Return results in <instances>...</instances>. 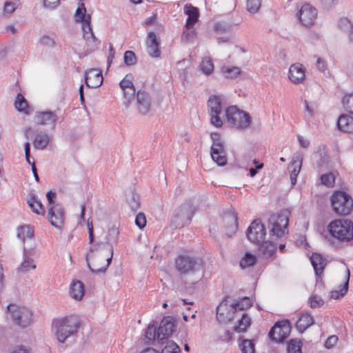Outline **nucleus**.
Here are the masks:
<instances>
[{"mask_svg": "<svg viewBox=\"0 0 353 353\" xmlns=\"http://www.w3.org/2000/svg\"><path fill=\"white\" fill-rule=\"evenodd\" d=\"M332 211L339 216H347L353 211V199L347 192L335 191L330 196Z\"/></svg>", "mask_w": 353, "mask_h": 353, "instance_id": "39448f33", "label": "nucleus"}, {"mask_svg": "<svg viewBox=\"0 0 353 353\" xmlns=\"http://www.w3.org/2000/svg\"><path fill=\"white\" fill-rule=\"evenodd\" d=\"M157 331L154 325H150L147 327L145 333V339L148 343L157 341Z\"/></svg>", "mask_w": 353, "mask_h": 353, "instance_id": "49530a36", "label": "nucleus"}, {"mask_svg": "<svg viewBox=\"0 0 353 353\" xmlns=\"http://www.w3.org/2000/svg\"><path fill=\"white\" fill-rule=\"evenodd\" d=\"M311 263L317 276H320L326 265L325 260L321 254L314 253L310 257Z\"/></svg>", "mask_w": 353, "mask_h": 353, "instance_id": "2f4dec72", "label": "nucleus"}, {"mask_svg": "<svg viewBox=\"0 0 353 353\" xmlns=\"http://www.w3.org/2000/svg\"><path fill=\"white\" fill-rule=\"evenodd\" d=\"M208 113L210 116V123L216 127H221V97L218 95H212L207 103Z\"/></svg>", "mask_w": 353, "mask_h": 353, "instance_id": "2eb2a0df", "label": "nucleus"}, {"mask_svg": "<svg viewBox=\"0 0 353 353\" xmlns=\"http://www.w3.org/2000/svg\"><path fill=\"white\" fill-rule=\"evenodd\" d=\"M80 325L79 318L77 316L71 315L53 320L52 329L57 341L64 343L70 338L77 336Z\"/></svg>", "mask_w": 353, "mask_h": 353, "instance_id": "f03ea898", "label": "nucleus"}, {"mask_svg": "<svg viewBox=\"0 0 353 353\" xmlns=\"http://www.w3.org/2000/svg\"><path fill=\"white\" fill-rule=\"evenodd\" d=\"M225 117L229 125L237 130H246L252 121L248 112L235 105L230 106L225 110Z\"/></svg>", "mask_w": 353, "mask_h": 353, "instance_id": "20e7f679", "label": "nucleus"}, {"mask_svg": "<svg viewBox=\"0 0 353 353\" xmlns=\"http://www.w3.org/2000/svg\"><path fill=\"white\" fill-rule=\"evenodd\" d=\"M36 265L32 258L25 255L23 262L21 263L19 270L21 272H27L30 270H34Z\"/></svg>", "mask_w": 353, "mask_h": 353, "instance_id": "a19ab883", "label": "nucleus"}, {"mask_svg": "<svg viewBox=\"0 0 353 353\" xmlns=\"http://www.w3.org/2000/svg\"><path fill=\"white\" fill-rule=\"evenodd\" d=\"M223 305L228 311L225 314L222 312V316H225L228 321H231L234 319L236 312L248 309L252 305V301L248 296L242 297L238 300L226 296L222 300Z\"/></svg>", "mask_w": 353, "mask_h": 353, "instance_id": "6e6552de", "label": "nucleus"}, {"mask_svg": "<svg viewBox=\"0 0 353 353\" xmlns=\"http://www.w3.org/2000/svg\"><path fill=\"white\" fill-rule=\"evenodd\" d=\"M58 120L57 114L51 111L37 112L35 115V121L41 125H54Z\"/></svg>", "mask_w": 353, "mask_h": 353, "instance_id": "a878e982", "label": "nucleus"}, {"mask_svg": "<svg viewBox=\"0 0 353 353\" xmlns=\"http://www.w3.org/2000/svg\"><path fill=\"white\" fill-rule=\"evenodd\" d=\"M194 36L195 31L194 30L185 28L182 34L181 39L185 41H190L194 39Z\"/></svg>", "mask_w": 353, "mask_h": 353, "instance_id": "052dcab7", "label": "nucleus"}, {"mask_svg": "<svg viewBox=\"0 0 353 353\" xmlns=\"http://www.w3.org/2000/svg\"><path fill=\"white\" fill-rule=\"evenodd\" d=\"M184 13L188 15L185 22V28L192 29L194 25L198 21L199 17V9L191 4H185L184 8Z\"/></svg>", "mask_w": 353, "mask_h": 353, "instance_id": "393cba45", "label": "nucleus"}, {"mask_svg": "<svg viewBox=\"0 0 353 353\" xmlns=\"http://www.w3.org/2000/svg\"><path fill=\"white\" fill-rule=\"evenodd\" d=\"M27 203L34 213L41 216L45 215V208L35 194L32 193L28 195L27 198Z\"/></svg>", "mask_w": 353, "mask_h": 353, "instance_id": "bb28decb", "label": "nucleus"}, {"mask_svg": "<svg viewBox=\"0 0 353 353\" xmlns=\"http://www.w3.org/2000/svg\"><path fill=\"white\" fill-rule=\"evenodd\" d=\"M301 346L300 341L292 339L288 344L287 352L288 353H302Z\"/></svg>", "mask_w": 353, "mask_h": 353, "instance_id": "8fccbe9b", "label": "nucleus"}, {"mask_svg": "<svg viewBox=\"0 0 353 353\" xmlns=\"http://www.w3.org/2000/svg\"><path fill=\"white\" fill-rule=\"evenodd\" d=\"M166 345L162 349L161 353H180V347L173 341H166Z\"/></svg>", "mask_w": 353, "mask_h": 353, "instance_id": "de8ad7c7", "label": "nucleus"}, {"mask_svg": "<svg viewBox=\"0 0 353 353\" xmlns=\"http://www.w3.org/2000/svg\"><path fill=\"white\" fill-rule=\"evenodd\" d=\"M195 208L190 203L181 204L173 214L170 226L172 228H181L188 225L194 214Z\"/></svg>", "mask_w": 353, "mask_h": 353, "instance_id": "0eeeda50", "label": "nucleus"}, {"mask_svg": "<svg viewBox=\"0 0 353 353\" xmlns=\"http://www.w3.org/2000/svg\"><path fill=\"white\" fill-rule=\"evenodd\" d=\"M291 327L288 321L277 322L270 330L269 336L276 342L283 341L290 334Z\"/></svg>", "mask_w": 353, "mask_h": 353, "instance_id": "f3484780", "label": "nucleus"}, {"mask_svg": "<svg viewBox=\"0 0 353 353\" xmlns=\"http://www.w3.org/2000/svg\"><path fill=\"white\" fill-rule=\"evenodd\" d=\"M251 325V318L247 314H243L240 320L238 321L236 325L234 327V330L236 332H245Z\"/></svg>", "mask_w": 353, "mask_h": 353, "instance_id": "c9c22d12", "label": "nucleus"}, {"mask_svg": "<svg viewBox=\"0 0 353 353\" xmlns=\"http://www.w3.org/2000/svg\"><path fill=\"white\" fill-rule=\"evenodd\" d=\"M261 6V0H246V9L251 14L257 13Z\"/></svg>", "mask_w": 353, "mask_h": 353, "instance_id": "c03bdc74", "label": "nucleus"}, {"mask_svg": "<svg viewBox=\"0 0 353 353\" xmlns=\"http://www.w3.org/2000/svg\"><path fill=\"white\" fill-rule=\"evenodd\" d=\"M18 7V3L15 2L7 1L4 5V11L6 13H12Z\"/></svg>", "mask_w": 353, "mask_h": 353, "instance_id": "e2e57ef3", "label": "nucleus"}, {"mask_svg": "<svg viewBox=\"0 0 353 353\" xmlns=\"http://www.w3.org/2000/svg\"><path fill=\"white\" fill-rule=\"evenodd\" d=\"M241 69L237 66H222V74L226 79H234L241 74Z\"/></svg>", "mask_w": 353, "mask_h": 353, "instance_id": "4c0bfd02", "label": "nucleus"}, {"mask_svg": "<svg viewBox=\"0 0 353 353\" xmlns=\"http://www.w3.org/2000/svg\"><path fill=\"white\" fill-rule=\"evenodd\" d=\"M128 203L131 207V209L133 211L137 210L140 207V199L139 196L134 194L132 193L128 199Z\"/></svg>", "mask_w": 353, "mask_h": 353, "instance_id": "603ef678", "label": "nucleus"}, {"mask_svg": "<svg viewBox=\"0 0 353 353\" xmlns=\"http://www.w3.org/2000/svg\"><path fill=\"white\" fill-rule=\"evenodd\" d=\"M256 262V256L250 253H246L240 261L242 268L253 266Z\"/></svg>", "mask_w": 353, "mask_h": 353, "instance_id": "a18cd8bd", "label": "nucleus"}, {"mask_svg": "<svg viewBox=\"0 0 353 353\" xmlns=\"http://www.w3.org/2000/svg\"><path fill=\"white\" fill-rule=\"evenodd\" d=\"M265 234V228L259 219L252 222L246 232L248 239L256 244L263 242Z\"/></svg>", "mask_w": 353, "mask_h": 353, "instance_id": "dca6fc26", "label": "nucleus"}, {"mask_svg": "<svg viewBox=\"0 0 353 353\" xmlns=\"http://www.w3.org/2000/svg\"><path fill=\"white\" fill-rule=\"evenodd\" d=\"M337 126L343 132H353V118L347 114L341 115L338 119Z\"/></svg>", "mask_w": 353, "mask_h": 353, "instance_id": "c756f323", "label": "nucleus"}, {"mask_svg": "<svg viewBox=\"0 0 353 353\" xmlns=\"http://www.w3.org/2000/svg\"><path fill=\"white\" fill-rule=\"evenodd\" d=\"M201 70L205 74H210L214 70V65L210 58L205 57L200 64Z\"/></svg>", "mask_w": 353, "mask_h": 353, "instance_id": "09e8293b", "label": "nucleus"}, {"mask_svg": "<svg viewBox=\"0 0 353 353\" xmlns=\"http://www.w3.org/2000/svg\"><path fill=\"white\" fill-rule=\"evenodd\" d=\"M87 227H88V233H89V243L90 244H92L93 241H94V230H93V225H92V221L88 220Z\"/></svg>", "mask_w": 353, "mask_h": 353, "instance_id": "338daca9", "label": "nucleus"}, {"mask_svg": "<svg viewBox=\"0 0 353 353\" xmlns=\"http://www.w3.org/2000/svg\"><path fill=\"white\" fill-rule=\"evenodd\" d=\"M17 235L23 242L26 239H30L34 236L33 229L28 225L19 226L17 228Z\"/></svg>", "mask_w": 353, "mask_h": 353, "instance_id": "e433bc0d", "label": "nucleus"}, {"mask_svg": "<svg viewBox=\"0 0 353 353\" xmlns=\"http://www.w3.org/2000/svg\"><path fill=\"white\" fill-rule=\"evenodd\" d=\"M303 159L300 156H297L294 157L292 161L291 162L289 168L290 170V181L292 185H295L296 183V178L299 175L301 165H302Z\"/></svg>", "mask_w": 353, "mask_h": 353, "instance_id": "c85d7f7f", "label": "nucleus"}, {"mask_svg": "<svg viewBox=\"0 0 353 353\" xmlns=\"http://www.w3.org/2000/svg\"><path fill=\"white\" fill-rule=\"evenodd\" d=\"M14 106L18 111L27 113L26 110L28 108V101L21 94H17L14 101Z\"/></svg>", "mask_w": 353, "mask_h": 353, "instance_id": "79ce46f5", "label": "nucleus"}, {"mask_svg": "<svg viewBox=\"0 0 353 353\" xmlns=\"http://www.w3.org/2000/svg\"><path fill=\"white\" fill-rule=\"evenodd\" d=\"M146 48L148 54L151 57H161L160 39L154 32H149L148 33Z\"/></svg>", "mask_w": 353, "mask_h": 353, "instance_id": "aec40b11", "label": "nucleus"}, {"mask_svg": "<svg viewBox=\"0 0 353 353\" xmlns=\"http://www.w3.org/2000/svg\"><path fill=\"white\" fill-rule=\"evenodd\" d=\"M334 181V176L332 173L324 174L321 176V181L322 184L327 187L333 186Z\"/></svg>", "mask_w": 353, "mask_h": 353, "instance_id": "5fc2aeb1", "label": "nucleus"}, {"mask_svg": "<svg viewBox=\"0 0 353 353\" xmlns=\"http://www.w3.org/2000/svg\"><path fill=\"white\" fill-rule=\"evenodd\" d=\"M7 310L10 312L13 322L19 326L26 327L31 323L32 313L28 308L10 304Z\"/></svg>", "mask_w": 353, "mask_h": 353, "instance_id": "9d476101", "label": "nucleus"}, {"mask_svg": "<svg viewBox=\"0 0 353 353\" xmlns=\"http://www.w3.org/2000/svg\"><path fill=\"white\" fill-rule=\"evenodd\" d=\"M133 77L132 74H127L120 82L119 85L122 90H130V95L135 94L136 90L132 83Z\"/></svg>", "mask_w": 353, "mask_h": 353, "instance_id": "ea45409f", "label": "nucleus"}, {"mask_svg": "<svg viewBox=\"0 0 353 353\" xmlns=\"http://www.w3.org/2000/svg\"><path fill=\"white\" fill-rule=\"evenodd\" d=\"M103 81L101 70L96 68H90L85 72V82L90 88L100 87Z\"/></svg>", "mask_w": 353, "mask_h": 353, "instance_id": "412c9836", "label": "nucleus"}, {"mask_svg": "<svg viewBox=\"0 0 353 353\" xmlns=\"http://www.w3.org/2000/svg\"><path fill=\"white\" fill-rule=\"evenodd\" d=\"M297 139L301 147L303 148H308L310 147V141L308 139H306L301 135H298Z\"/></svg>", "mask_w": 353, "mask_h": 353, "instance_id": "774afa93", "label": "nucleus"}, {"mask_svg": "<svg viewBox=\"0 0 353 353\" xmlns=\"http://www.w3.org/2000/svg\"><path fill=\"white\" fill-rule=\"evenodd\" d=\"M210 137L212 141L210 148L211 158L219 166H221V135L219 133L212 132Z\"/></svg>", "mask_w": 353, "mask_h": 353, "instance_id": "b1692460", "label": "nucleus"}, {"mask_svg": "<svg viewBox=\"0 0 353 353\" xmlns=\"http://www.w3.org/2000/svg\"><path fill=\"white\" fill-rule=\"evenodd\" d=\"M124 63L126 65H134L137 62V57L135 53L131 50H127L123 55Z\"/></svg>", "mask_w": 353, "mask_h": 353, "instance_id": "3c124183", "label": "nucleus"}, {"mask_svg": "<svg viewBox=\"0 0 353 353\" xmlns=\"http://www.w3.org/2000/svg\"><path fill=\"white\" fill-rule=\"evenodd\" d=\"M9 353H30V352L24 345H19L12 347Z\"/></svg>", "mask_w": 353, "mask_h": 353, "instance_id": "69168bd1", "label": "nucleus"}, {"mask_svg": "<svg viewBox=\"0 0 353 353\" xmlns=\"http://www.w3.org/2000/svg\"><path fill=\"white\" fill-rule=\"evenodd\" d=\"M349 280H350V271L347 270V274L346 276V281L343 284V286L339 290H333L330 292V297L334 299H339L341 297H343L348 290L349 286Z\"/></svg>", "mask_w": 353, "mask_h": 353, "instance_id": "58836bf2", "label": "nucleus"}, {"mask_svg": "<svg viewBox=\"0 0 353 353\" xmlns=\"http://www.w3.org/2000/svg\"><path fill=\"white\" fill-rule=\"evenodd\" d=\"M113 252V248L110 244H93L86 254L88 268L94 273L105 272L112 261Z\"/></svg>", "mask_w": 353, "mask_h": 353, "instance_id": "f257e3e1", "label": "nucleus"}, {"mask_svg": "<svg viewBox=\"0 0 353 353\" xmlns=\"http://www.w3.org/2000/svg\"><path fill=\"white\" fill-rule=\"evenodd\" d=\"M48 219L52 226L59 230L62 228L65 220V210L61 204L48 208Z\"/></svg>", "mask_w": 353, "mask_h": 353, "instance_id": "a211bd4d", "label": "nucleus"}, {"mask_svg": "<svg viewBox=\"0 0 353 353\" xmlns=\"http://www.w3.org/2000/svg\"><path fill=\"white\" fill-rule=\"evenodd\" d=\"M337 341L338 337L336 335H332L327 339L325 343V346L327 348L330 349L336 344Z\"/></svg>", "mask_w": 353, "mask_h": 353, "instance_id": "0e129e2a", "label": "nucleus"}, {"mask_svg": "<svg viewBox=\"0 0 353 353\" xmlns=\"http://www.w3.org/2000/svg\"><path fill=\"white\" fill-rule=\"evenodd\" d=\"M343 103L345 110L353 114V93L345 95Z\"/></svg>", "mask_w": 353, "mask_h": 353, "instance_id": "864d4df0", "label": "nucleus"}, {"mask_svg": "<svg viewBox=\"0 0 353 353\" xmlns=\"http://www.w3.org/2000/svg\"><path fill=\"white\" fill-rule=\"evenodd\" d=\"M276 249V244L272 241H263L259 246V251L265 258L272 256Z\"/></svg>", "mask_w": 353, "mask_h": 353, "instance_id": "f704fd0d", "label": "nucleus"}, {"mask_svg": "<svg viewBox=\"0 0 353 353\" xmlns=\"http://www.w3.org/2000/svg\"><path fill=\"white\" fill-rule=\"evenodd\" d=\"M77 23H81L83 37L90 49H94L100 43L94 36L91 26V16L86 14V8L83 3H80L74 14Z\"/></svg>", "mask_w": 353, "mask_h": 353, "instance_id": "7ed1b4c3", "label": "nucleus"}, {"mask_svg": "<svg viewBox=\"0 0 353 353\" xmlns=\"http://www.w3.org/2000/svg\"><path fill=\"white\" fill-rule=\"evenodd\" d=\"M199 263L194 257L181 254L175 259L174 267L180 274H187L196 271Z\"/></svg>", "mask_w": 353, "mask_h": 353, "instance_id": "4468645a", "label": "nucleus"}, {"mask_svg": "<svg viewBox=\"0 0 353 353\" xmlns=\"http://www.w3.org/2000/svg\"><path fill=\"white\" fill-rule=\"evenodd\" d=\"M43 7L47 9L53 10L59 4V0H43Z\"/></svg>", "mask_w": 353, "mask_h": 353, "instance_id": "680f3d73", "label": "nucleus"}, {"mask_svg": "<svg viewBox=\"0 0 353 353\" xmlns=\"http://www.w3.org/2000/svg\"><path fill=\"white\" fill-rule=\"evenodd\" d=\"M56 193L52 190H50L46 194L48 199V208L55 206V205H61L60 203L55 201Z\"/></svg>", "mask_w": 353, "mask_h": 353, "instance_id": "bf43d9fd", "label": "nucleus"}, {"mask_svg": "<svg viewBox=\"0 0 353 353\" xmlns=\"http://www.w3.org/2000/svg\"><path fill=\"white\" fill-rule=\"evenodd\" d=\"M327 230L332 236L340 241L353 239V223L350 220H334L329 223Z\"/></svg>", "mask_w": 353, "mask_h": 353, "instance_id": "423d86ee", "label": "nucleus"}, {"mask_svg": "<svg viewBox=\"0 0 353 353\" xmlns=\"http://www.w3.org/2000/svg\"><path fill=\"white\" fill-rule=\"evenodd\" d=\"M239 21L234 22L232 24L225 23L222 26V43L232 42L234 37L235 27L239 23Z\"/></svg>", "mask_w": 353, "mask_h": 353, "instance_id": "473e14b6", "label": "nucleus"}, {"mask_svg": "<svg viewBox=\"0 0 353 353\" xmlns=\"http://www.w3.org/2000/svg\"><path fill=\"white\" fill-rule=\"evenodd\" d=\"M39 41L42 46L47 48H52L56 46L54 39L48 35H43L42 37H41Z\"/></svg>", "mask_w": 353, "mask_h": 353, "instance_id": "6e6d98bb", "label": "nucleus"}, {"mask_svg": "<svg viewBox=\"0 0 353 353\" xmlns=\"http://www.w3.org/2000/svg\"><path fill=\"white\" fill-rule=\"evenodd\" d=\"M288 77L294 83H301L305 77V69L299 63H294L289 68Z\"/></svg>", "mask_w": 353, "mask_h": 353, "instance_id": "5701e85b", "label": "nucleus"}, {"mask_svg": "<svg viewBox=\"0 0 353 353\" xmlns=\"http://www.w3.org/2000/svg\"><path fill=\"white\" fill-rule=\"evenodd\" d=\"M152 99L150 94L145 91L139 90L137 94V109L141 114L149 112L151 107Z\"/></svg>", "mask_w": 353, "mask_h": 353, "instance_id": "4be33fe9", "label": "nucleus"}, {"mask_svg": "<svg viewBox=\"0 0 353 353\" xmlns=\"http://www.w3.org/2000/svg\"><path fill=\"white\" fill-rule=\"evenodd\" d=\"M314 323V320L312 315L308 312H303L300 314V317L296 323V327L299 332L303 333Z\"/></svg>", "mask_w": 353, "mask_h": 353, "instance_id": "cd10ccee", "label": "nucleus"}, {"mask_svg": "<svg viewBox=\"0 0 353 353\" xmlns=\"http://www.w3.org/2000/svg\"><path fill=\"white\" fill-rule=\"evenodd\" d=\"M318 15V11L310 3H304L297 12V17L301 24L306 28L314 25Z\"/></svg>", "mask_w": 353, "mask_h": 353, "instance_id": "ddd939ff", "label": "nucleus"}, {"mask_svg": "<svg viewBox=\"0 0 353 353\" xmlns=\"http://www.w3.org/2000/svg\"><path fill=\"white\" fill-rule=\"evenodd\" d=\"M327 163L328 155L327 153V148L324 145H320L318 147L317 150L313 154V166L316 170L320 172L327 167Z\"/></svg>", "mask_w": 353, "mask_h": 353, "instance_id": "6ab92c4d", "label": "nucleus"}, {"mask_svg": "<svg viewBox=\"0 0 353 353\" xmlns=\"http://www.w3.org/2000/svg\"><path fill=\"white\" fill-rule=\"evenodd\" d=\"M176 324L174 319L172 316L164 317L157 330V341L159 344H164L168 339L175 332Z\"/></svg>", "mask_w": 353, "mask_h": 353, "instance_id": "9b49d317", "label": "nucleus"}, {"mask_svg": "<svg viewBox=\"0 0 353 353\" xmlns=\"http://www.w3.org/2000/svg\"><path fill=\"white\" fill-rule=\"evenodd\" d=\"M323 304V301L321 296L317 295H313L310 299V305L311 307L316 308L319 307Z\"/></svg>", "mask_w": 353, "mask_h": 353, "instance_id": "13d9d810", "label": "nucleus"}, {"mask_svg": "<svg viewBox=\"0 0 353 353\" xmlns=\"http://www.w3.org/2000/svg\"><path fill=\"white\" fill-rule=\"evenodd\" d=\"M146 218L143 212H139L135 218V224L140 229H143L146 225Z\"/></svg>", "mask_w": 353, "mask_h": 353, "instance_id": "4d7b16f0", "label": "nucleus"}, {"mask_svg": "<svg viewBox=\"0 0 353 353\" xmlns=\"http://www.w3.org/2000/svg\"><path fill=\"white\" fill-rule=\"evenodd\" d=\"M222 227L228 238H231L236 234L238 229L237 213L233 208L224 210L222 214Z\"/></svg>", "mask_w": 353, "mask_h": 353, "instance_id": "f8f14e48", "label": "nucleus"}, {"mask_svg": "<svg viewBox=\"0 0 353 353\" xmlns=\"http://www.w3.org/2000/svg\"><path fill=\"white\" fill-rule=\"evenodd\" d=\"M84 285L80 281H73L70 286V296L77 300L80 301L84 295Z\"/></svg>", "mask_w": 353, "mask_h": 353, "instance_id": "7c9ffc66", "label": "nucleus"}, {"mask_svg": "<svg viewBox=\"0 0 353 353\" xmlns=\"http://www.w3.org/2000/svg\"><path fill=\"white\" fill-rule=\"evenodd\" d=\"M289 219L286 214H273L268 219V228L272 236L280 238L288 232Z\"/></svg>", "mask_w": 353, "mask_h": 353, "instance_id": "1a4fd4ad", "label": "nucleus"}, {"mask_svg": "<svg viewBox=\"0 0 353 353\" xmlns=\"http://www.w3.org/2000/svg\"><path fill=\"white\" fill-rule=\"evenodd\" d=\"M239 346L242 353H254V343L252 340L244 339L239 343Z\"/></svg>", "mask_w": 353, "mask_h": 353, "instance_id": "37998d69", "label": "nucleus"}, {"mask_svg": "<svg viewBox=\"0 0 353 353\" xmlns=\"http://www.w3.org/2000/svg\"><path fill=\"white\" fill-rule=\"evenodd\" d=\"M49 136L43 132L37 133L33 144L36 149L43 150L49 143Z\"/></svg>", "mask_w": 353, "mask_h": 353, "instance_id": "72a5a7b5", "label": "nucleus"}]
</instances>
